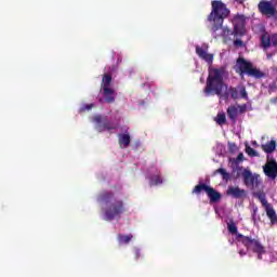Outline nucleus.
I'll return each mask as SVG.
<instances>
[{
    "mask_svg": "<svg viewBox=\"0 0 277 277\" xmlns=\"http://www.w3.org/2000/svg\"><path fill=\"white\" fill-rule=\"evenodd\" d=\"M131 239H133L132 234H130V235L119 234L117 236V240H118L119 246H127V245L131 243Z\"/></svg>",
    "mask_w": 277,
    "mask_h": 277,
    "instance_id": "18",
    "label": "nucleus"
},
{
    "mask_svg": "<svg viewBox=\"0 0 277 277\" xmlns=\"http://www.w3.org/2000/svg\"><path fill=\"white\" fill-rule=\"evenodd\" d=\"M264 209L266 211L267 217L271 220L272 224H277V215L276 210H274V207L272 205L264 206Z\"/></svg>",
    "mask_w": 277,
    "mask_h": 277,
    "instance_id": "16",
    "label": "nucleus"
},
{
    "mask_svg": "<svg viewBox=\"0 0 277 277\" xmlns=\"http://www.w3.org/2000/svg\"><path fill=\"white\" fill-rule=\"evenodd\" d=\"M196 53L200 60H203L207 64L211 66L213 64V54L209 53V44L203 43L196 47Z\"/></svg>",
    "mask_w": 277,
    "mask_h": 277,
    "instance_id": "9",
    "label": "nucleus"
},
{
    "mask_svg": "<svg viewBox=\"0 0 277 277\" xmlns=\"http://www.w3.org/2000/svg\"><path fill=\"white\" fill-rule=\"evenodd\" d=\"M140 256H142V252L140 251V249H134L135 261H140Z\"/></svg>",
    "mask_w": 277,
    "mask_h": 277,
    "instance_id": "28",
    "label": "nucleus"
},
{
    "mask_svg": "<svg viewBox=\"0 0 277 277\" xmlns=\"http://www.w3.org/2000/svg\"><path fill=\"white\" fill-rule=\"evenodd\" d=\"M259 10L262 14L266 16H274L276 14V8L272 2L262 1L259 3Z\"/></svg>",
    "mask_w": 277,
    "mask_h": 277,
    "instance_id": "11",
    "label": "nucleus"
},
{
    "mask_svg": "<svg viewBox=\"0 0 277 277\" xmlns=\"http://www.w3.org/2000/svg\"><path fill=\"white\" fill-rule=\"evenodd\" d=\"M226 194L232 198H246V190L239 188V186H229Z\"/></svg>",
    "mask_w": 277,
    "mask_h": 277,
    "instance_id": "13",
    "label": "nucleus"
},
{
    "mask_svg": "<svg viewBox=\"0 0 277 277\" xmlns=\"http://www.w3.org/2000/svg\"><path fill=\"white\" fill-rule=\"evenodd\" d=\"M240 158L242 157V154H240V156H239Z\"/></svg>",
    "mask_w": 277,
    "mask_h": 277,
    "instance_id": "37",
    "label": "nucleus"
},
{
    "mask_svg": "<svg viewBox=\"0 0 277 277\" xmlns=\"http://www.w3.org/2000/svg\"><path fill=\"white\" fill-rule=\"evenodd\" d=\"M240 158L242 157V154H240V156H239Z\"/></svg>",
    "mask_w": 277,
    "mask_h": 277,
    "instance_id": "38",
    "label": "nucleus"
},
{
    "mask_svg": "<svg viewBox=\"0 0 277 277\" xmlns=\"http://www.w3.org/2000/svg\"><path fill=\"white\" fill-rule=\"evenodd\" d=\"M241 98H248V93L246 92L245 88L239 89Z\"/></svg>",
    "mask_w": 277,
    "mask_h": 277,
    "instance_id": "29",
    "label": "nucleus"
},
{
    "mask_svg": "<svg viewBox=\"0 0 277 277\" xmlns=\"http://www.w3.org/2000/svg\"><path fill=\"white\" fill-rule=\"evenodd\" d=\"M262 47L263 49H269L272 47V37L269 36V34L264 32L262 35Z\"/></svg>",
    "mask_w": 277,
    "mask_h": 277,
    "instance_id": "19",
    "label": "nucleus"
},
{
    "mask_svg": "<svg viewBox=\"0 0 277 277\" xmlns=\"http://www.w3.org/2000/svg\"><path fill=\"white\" fill-rule=\"evenodd\" d=\"M202 192L207 194L208 198L210 199V202H217L222 198V195L217 190H215L213 187L205 183L198 184L193 189V194L197 195L201 194Z\"/></svg>",
    "mask_w": 277,
    "mask_h": 277,
    "instance_id": "7",
    "label": "nucleus"
},
{
    "mask_svg": "<svg viewBox=\"0 0 277 277\" xmlns=\"http://www.w3.org/2000/svg\"><path fill=\"white\" fill-rule=\"evenodd\" d=\"M224 79H226V69L224 67L209 68V76L206 88L203 89V94L207 96L216 94V96H220L223 101H226L228 96L239 98V91L235 88L228 89V85L224 83Z\"/></svg>",
    "mask_w": 277,
    "mask_h": 277,
    "instance_id": "1",
    "label": "nucleus"
},
{
    "mask_svg": "<svg viewBox=\"0 0 277 277\" xmlns=\"http://www.w3.org/2000/svg\"><path fill=\"white\" fill-rule=\"evenodd\" d=\"M94 107V104H84L80 107L79 114H85V111H90Z\"/></svg>",
    "mask_w": 277,
    "mask_h": 277,
    "instance_id": "26",
    "label": "nucleus"
},
{
    "mask_svg": "<svg viewBox=\"0 0 277 277\" xmlns=\"http://www.w3.org/2000/svg\"><path fill=\"white\" fill-rule=\"evenodd\" d=\"M233 25L236 36H243L246 34V16L236 15L233 19Z\"/></svg>",
    "mask_w": 277,
    "mask_h": 277,
    "instance_id": "10",
    "label": "nucleus"
},
{
    "mask_svg": "<svg viewBox=\"0 0 277 277\" xmlns=\"http://www.w3.org/2000/svg\"><path fill=\"white\" fill-rule=\"evenodd\" d=\"M256 211H259V208H253L252 220H253V222H255V223H256Z\"/></svg>",
    "mask_w": 277,
    "mask_h": 277,
    "instance_id": "32",
    "label": "nucleus"
},
{
    "mask_svg": "<svg viewBox=\"0 0 277 277\" xmlns=\"http://www.w3.org/2000/svg\"><path fill=\"white\" fill-rule=\"evenodd\" d=\"M103 96H104L105 101L109 104L116 102V91L111 88H104Z\"/></svg>",
    "mask_w": 277,
    "mask_h": 277,
    "instance_id": "14",
    "label": "nucleus"
},
{
    "mask_svg": "<svg viewBox=\"0 0 277 277\" xmlns=\"http://www.w3.org/2000/svg\"><path fill=\"white\" fill-rule=\"evenodd\" d=\"M234 44H235V47H243V41H241V40H239V39H236V40L234 41Z\"/></svg>",
    "mask_w": 277,
    "mask_h": 277,
    "instance_id": "31",
    "label": "nucleus"
},
{
    "mask_svg": "<svg viewBox=\"0 0 277 277\" xmlns=\"http://www.w3.org/2000/svg\"><path fill=\"white\" fill-rule=\"evenodd\" d=\"M267 58L271 60L272 58V54H267Z\"/></svg>",
    "mask_w": 277,
    "mask_h": 277,
    "instance_id": "35",
    "label": "nucleus"
},
{
    "mask_svg": "<svg viewBox=\"0 0 277 277\" xmlns=\"http://www.w3.org/2000/svg\"><path fill=\"white\" fill-rule=\"evenodd\" d=\"M252 144H253V146H256V141H253Z\"/></svg>",
    "mask_w": 277,
    "mask_h": 277,
    "instance_id": "36",
    "label": "nucleus"
},
{
    "mask_svg": "<svg viewBox=\"0 0 277 277\" xmlns=\"http://www.w3.org/2000/svg\"><path fill=\"white\" fill-rule=\"evenodd\" d=\"M93 121L96 123L95 129L98 133L116 131V129H118V124H114L109 119H107V117H103L101 115L93 117Z\"/></svg>",
    "mask_w": 277,
    "mask_h": 277,
    "instance_id": "8",
    "label": "nucleus"
},
{
    "mask_svg": "<svg viewBox=\"0 0 277 277\" xmlns=\"http://www.w3.org/2000/svg\"><path fill=\"white\" fill-rule=\"evenodd\" d=\"M102 89L109 88L111 85V75L105 74L102 78Z\"/></svg>",
    "mask_w": 277,
    "mask_h": 277,
    "instance_id": "22",
    "label": "nucleus"
},
{
    "mask_svg": "<svg viewBox=\"0 0 277 277\" xmlns=\"http://www.w3.org/2000/svg\"><path fill=\"white\" fill-rule=\"evenodd\" d=\"M227 228L232 236V238H229V243L237 241L238 253L240 256H246V254L254 252L258 254V259H263L265 248H263V245H261L259 240L237 233V225L235 223H228Z\"/></svg>",
    "mask_w": 277,
    "mask_h": 277,
    "instance_id": "2",
    "label": "nucleus"
},
{
    "mask_svg": "<svg viewBox=\"0 0 277 277\" xmlns=\"http://www.w3.org/2000/svg\"><path fill=\"white\" fill-rule=\"evenodd\" d=\"M246 153L249 155V157H256V150H254L252 147H250L248 144L246 145Z\"/></svg>",
    "mask_w": 277,
    "mask_h": 277,
    "instance_id": "27",
    "label": "nucleus"
},
{
    "mask_svg": "<svg viewBox=\"0 0 277 277\" xmlns=\"http://www.w3.org/2000/svg\"><path fill=\"white\" fill-rule=\"evenodd\" d=\"M200 82H201V83H205V78H200Z\"/></svg>",
    "mask_w": 277,
    "mask_h": 277,
    "instance_id": "34",
    "label": "nucleus"
},
{
    "mask_svg": "<svg viewBox=\"0 0 277 277\" xmlns=\"http://www.w3.org/2000/svg\"><path fill=\"white\" fill-rule=\"evenodd\" d=\"M239 111H243L241 106H230V107H228V109H227L228 118H230V120H235V118H237V116H239Z\"/></svg>",
    "mask_w": 277,
    "mask_h": 277,
    "instance_id": "17",
    "label": "nucleus"
},
{
    "mask_svg": "<svg viewBox=\"0 0 277 277\" xmlns=\"http://www.w3.org/2000/svg\"><path fill=\"white\" fill-rule=\"evenodd\" d=\"M264 153H274L276 150V141H271L262 145Z\"/></svg>",
    "mask_w": 277,
    "mask_h": 277,
    "instance_id": "21",
    "label": "nucleus"
},
{
    "mask_svg": "<svg viewBox=\"0 0 277 277\" xmlns=\"http://www.w3.org/2000/svg\"><path fill=\"white\" fill-rule=\"evenodd\" d=\"M216 172L223 176V181H228V179H230V174L226 172V169L220 168Z\"/></svg>",
    "mask_w": 277,
    "mask_h": 277,
    "instance_id": "25",
    "label": "nucleus"
},
{
    "mask_svg": "<svg viewBox=\"0 0 277 277\" xmlns=\"http://www.w3.org/2000/svg\"><path fill=\"white\" fill-rule=\"evenodd\" d=\"M119 146L120 148H129L131 144V135L129 133L119 134Z\"/></svg>",
    "mask_w": 277,
    "mask_h": 277,
    "instance_id": "15",
    "label": "nucleus"
},
{
    "mask_svg": "<svg viewBox=\"0 0 277 277\" xmlns=\"http://www.w3.org/2000/svg\"><path fill=\"white\" fill-rule=\"evenodd\" d=\"M162 183H163V179L161 177L160 174L151 175L149 177V185H150V187H153L155 185H161Z\"/></svg>",
    "mask_w": 277,
    "mask_h": 277,
    "instance_id": "20",
    "label": "nucleus"
},
{
    "mask_svg": "<svg viewBox=\"0 0 277 277\" xmlns=\"http://www.w3.org/2000/svg\"><path fill=\"white\" fill-rule=\"evenodd\" d=\"M236 71H238L241 77H243L245 74L249 75V77H255V79H261V77H263V72H261V70L243 58L237 60Z\"/></svg>",
    "mask_w": 277,
    "mask_h": 277,
    "instance_id": "5",
    "label": "nucleus"
},
{
    "mask_svg": "<svg viewBox=\"0 0 277 277\" xmlns=\"http://www.w3.org/2000/svg\"><path fill=\"white\" fill-rule=\"evenodd\" d=\"M230 14V11L226 8L222 1H212V11L208 17L209 23H213L212 31L214 38H224L225 42H228L233 31L223 27L224 19Z\"/></svg>",
    "mask_w": 277,
    "mask_h": 277,
    "instance_id": "3",
    "label": "nucleus"
},
{
    "mask_svg": "<svg viewBox=\"0 0 277 277\" xmlns=\"http://www.w3.org/2000/svg\"><path fill=\"white\" fill-rule=\"evenodd\" d=\"M214 120L216 124L222 127L223 124H226V115L224 113H219Z\"/></svg>",
    "mask_w": 277,
    "mask_h": 277,
    "instance_id": "23",
    "label": "nucleus"
},
{
    "mask_svg": "<svg viewBox=\"0 0 277 277\" xmlns=\"http://www.w3.org/2000/svg\"><path fill=\"white\" fill-rule=\"evenodd\" d=\"M228 147L230 150H237V145L235 143H228Z\"/></svg>",
    "mask_w": 277,
    "mask_h": 277,
    "instance_id": "33",
    "label": "nucleus"
},
{
    "mask_svg": "<svg viewBox=\"0 0 277 277\" xmlns=\"http://www.w3.org/2000/svg\"><path fill=\"white\" fill-rule=\"evenodd\" d=\"M97 202L105 205L103 211L106 222H111L116 217H120L127 211L124 201L122 199H116L114 192L103 190L97 196Z\"/></svg>",
    "mask_w": 277,
    "mask_h": 277,
    "instance_id": "4",
    "label": "nucleus"
},
{
    "mask_svg": "<svg viewBox=\"0 0 277 277\" xmlns=\"http://www.w3.org/2000/svg\"><path fill=\"white\" fill-rule=\"evenodd\" d=\"M255 196L259 198L260 202L264 207H267V205H269V202H267V199L265 198V193H256Z\"/></svg>",
    "mask_w": 277,
    "mask_h": 277,
    "instance_id": "24",
    "label": "nucleus"
},
{
    "mask_svg": "<svg viewBox=\"0 0 277 277\" xmlns=\"http://www.w3.org/2000/svg\"><path fill=\"white\" fill-rule=\"evenodd\" d=\"M241 176L246 187H249V189H259L261 186V175L251 172L250 169H243Z\"/></svg>",
    "mask_w": 277,
    "mask_h": 277,
    "instance_id": "6",
    "label": "nucleus"
},
{
    "mask_svg": "<svg viewBox=\"0 0 277 277\" xmlns=\"http://www.w3.org/2000/svg\"><path fill=\"white\" fill-rule=\"evenodd\" d=\"M271 42H272L273 47H277V34H275L271 37Z\"/></svg>",
    "mask_w": 277,
    "mask_h": 277,
    "instance_id": "30",
    "label": "nucleus"
},
{
    "mask_svg": "<svg viewBox=\"0 0 277 277\" xmlns=\"http://www.w3.org/2000/svg\"><path fill=\"white\" fill-rule=\"evenodd\" d=\"M264 173L268 176V179H276L277 176V163L276 161H269L264 167Z\"/></svg>",
    "mask_w": 277,
    "mask_h": 277,
    "instance_id": "12",
    "label": "nucleus"
}]
</instances>
